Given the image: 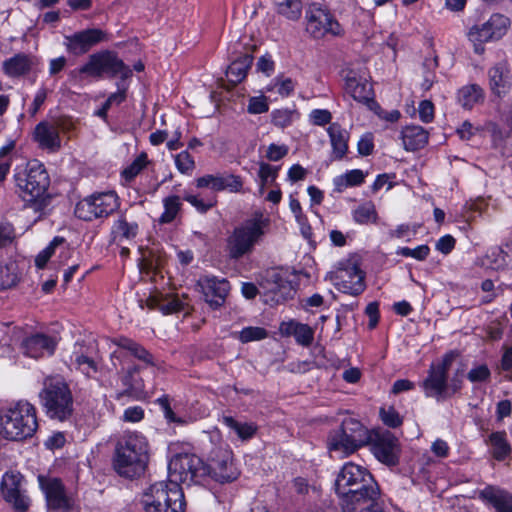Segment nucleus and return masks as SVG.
<instances>
[{
  "label": "nucleus",
  "mask_w": 512,
  "mask_h": 512,
  "mask_svg": "<svg viewBox=\"0 0 512 512\" xmlns=\"http://www.w3.org/2000/svg\"><path fill=\"white\" fill-rule=\"evenodd\" d=\"M178 295H154L147 299V306L151 309H158L163 314H173L183 311L186 315L190 313L188 303Z\"/></svg>",
  "instance_id": "nucleus-25"
},
{
  "label": "nucleus",
  "mask_w": 512,
  "mask_h": 512,
  "mask_svg": "<svg viewBox=\"0 0 512 512\" xmlns=\"http://www.w3.org/2000/svg\"><path fill=\"white\" fill-rule=\"evenodd\" d=\"M60 129H65L61 122L42 121L36 125L33 139L42 150L50 153L58 152L61 149Z\"/></svg>",
  "instance_id": "nucleus-20"
},
{
  "label": "nucleus",
  "mask_w": 512,
  "mask_h": 512,
  "mask_svg": "<svg viewBox=\"0 0 512 512\" xmlns=\"http://www.w3.org/2000/svg\"><path fill=\"white\" fill-rule=\"evenodd\" d=\"M490 443L493 447V456L497 460L505 459L511 452V447L506 440L505 432H494L490 435Z\"/></svg>",
  "instance_id": "nucleus-45"
},
{
  "label": "nucleus",
  "mask_w": 512,
  "mask_h": 512,
  "mask_svg": "<svg viewBox=\"0 0 512 512\" xmlns=\"http://www.w3.org/2000/svg\"><path fill=\"white\" fill-rule=\"evenodd\" d=\"M39 482L45 493L49 509L54 511H68L70 509V500L66 496L64 486L59 479H45L40 476Z\"/></svg>",
  "instance_id": "nucleus-22"
},
{
  "label": "nucleus",
  "mask_w": 512,
  "mask_h": 512,
  "mask_svg": "<svg viewBox=\"0 0 512 512\" xmlns=\"http://www.w3.org/2000/svg\"><path fill=\"white\" fill-rule=\"evenodd\" d=\"M295 88V83L291 78H276L274 84L269 90H276L281 96H289Z\"/></svg>",
  "instance_id": "nucleus-58"
},
{
  "label": "nucleus",
  "mask_w": 512,
  "mask_h": 512,
  "mask_svg": "<svg viewBox=\"0 0 512 512\" xmlns=\"http://www.w3.org/2000/svg\"><path fill=\"white\" fill-rule=\"evenodd\" d=\"M352 215L354 221L361 225L376 223L378 220L376 207L371 201L359 205L355 210H353Z\"/></svg>",
  "instance_id": "nucleus-41"
},
{
  "label": "nucleus",
  "mask_w": 512,
  "mask_h": 512,
  "mask_svg": "<svg viewBox=\"0 0 512 512\" xmlns=\"http://www.w3.org/2000/svg\"><path fill=\"white\" fill-rule=\"evenodd\" d=\"M371 440V451L382 463L394 466L399 461L400 444L390 431L376 433Z\"/></svg>",
  "instance_id": "nucleus-18"
},
{
  "label": "nucleus",
  "mask_w": 512,
  "mask_h": 512,
  "mask_svg": "<svg viewBox=\"0 0 512 512\" xmlns=\"http://www.w3.org/2000/svg\"><path fill=\"white\" fill-rule=\"evenodd\" d=\"M267 337V331L261 327H246L239 332V340L243 343L262 340Z\"/></svg>",
  "instance_id": "nucleus-51"
},
{
  "label": "nucleus",
  "mask_w": 512,
  "mask_h": 512,
  "mask_svg": "<svg viewBox=\"0 0 512 512\" xmlns=\"http://www.w3.org/2000/svg\"><path fill=\"white\" fill-rule=\"evenodd\" d=\"M149 163L148 156L142 152L130 165L123 171L122 176L126 181L133 180Z\"/></svg>",
  "instance_id": "nucleus-47"
},
{
  "label": "nucleus",
  "mask_w": 512,
  "mask_h": 512,
  "mask_svg": "<svg viewBox=\"0 0 512 512\" xmlns=\"http://www.w3.org/2000/svg\"><path fill=\"white\" fill-rule=\"evenodd\" d=\"M403 146L407 151H416L428 143V132L421 126H406L401 132Z\"/></svg>",
  "instance_id": "nucleus-30"
},
{
  "label": "nucleus",
  "mask_w": 512,
  "mask_h": 512,
  "mask_svg": "<svg viewBox=\"0 0 512 512\" xmlns=\"http://www.w3.org/2000/svg\"><path fill=\"white\" fill-rule=\"evenodd\" d=\"M39 398L49 418L63 422L72 417L74 410L73 396L68 384L62 377H46Z\"/></svg>",
  "instance_id": "nucleus-4"
},
{
  "label": "nucleus",
  "mask_w": 512,
  "mask_h": 512,
  "mask_svg": "<svg viewBox=\"0 0 512 512\" xmlns=\"http://www.w3.org/2000/svg\"><path fill=\"white\" fill-rule=\"evenodd\" d=\"M174 162L181 174L191 175L196 167L193 156L186 150L174 155Z\"/></svg>",
  "instance_id": "nucleus-46"
},
{
  "label": "nucleus",
  "mask_w": 512,
  "mask_h": 512,
  "mask_svg": "<svg viewBox=\"0 0 512 512\" xmlns=\"http://www.w3.org/2000/svg\"><path fill=\"white\" fill-rule=\"evenodd\" d=\"M79 73L86 74L94 78H101L104 75L108 77L120 76L125 79L132 75V71L116 53L104 50L91 54L88 61L79 69Z\"/></svg>",
  "instance_id": "nucleus-10"
},
{
  "label": "nucleus",
  "mask_w": 512,
  "mask_h": 512,
  "mask_svg": "<svg viewBox=\"0 0 512 512\" xmlns=\"http://www.w3.org/2000/svg\"><path fill=\"white\" fill-rule=\"evenodd\" d=\"M332 115L326 109H315L310 113V120L314 125L323 126L330 123Z\"/></svg>",
  "instance_id": "nucleus-64"
},
{
  "label": "nucleus",
  "mask_w": 512,
  "mask_h": 512,
  "mask_svg": "<svg viewBox=\"0 0 512 512\" xmlns=\"http://www.w3.org/2000/svg\"><path fill=\"white\" fill-rule=\"evenodd\" d=\"M184 199L189 202L200 213H205L214 206L213 201H204L196 195L187 194Z\"/></svg>",
  "instance_id": "nucleus-63"
},
{
  "label": "nucleus",
  "mask_w": 512,
  "mask_h": 512,
  "mask_svg": "<svg viewBox=\"0 0 512 512\" xmlns=\"http://www.w3.org/2000/svg\"><path fill=\"white\" fill-rule=\"evenodd\" d=\"M365 174L360 169L350 170L334 178L333 184L336 192H343L349 187L359 186L364 182Z\"/></svg>",
  "instance_id": "nucleus-36"
},
{
  "label": "nucleus",
  "mask_w": 512,
  "mask_h": 512,
  "mask_svg": "<svg viewBox=\"0 0 512 512\" xmlns=\"http://www.w3.org/2000/svg\"><path fill=\"white\" fill-rule=\"evenodd\" d=\"M269 219L262 214L244 221L233 229L226 238L225 251L231 260H239L253 253L265 235Z\"/></svg>",
  "instance_id": "nucleus-2"
},
{
  "label": "nucleus",
  "mask_w": 512,
  "mask_h": 512,
  "mask_svg": "<svg viewBox=\"0 0 512 512\" xmlns=\"http://www.w3.org/2000/svg\"><path fill=\"white\" fill-rule=\"evenodd\" d=\"M306 31L314 38H322L328 34L338 36L342 28L334 15L319 4L313 3L306 10Z\"/></svg>",
  "instance_id": "nucleus-12"
},
{
  "label": "nucleus",
  "mask_w": 512,
  "mask_h": 512,
  "mask_svg": "<svg viewBox=\"0 0 512 512\" xmlns=\"http://www.w3.org/2000/svg\"><path fill=\"white\" fill-rule=\"evenodd\" d=\"M293 112L288 109H278L272 112V123L284 128L291 124Z\"/></svg>",
  "instance_id": "nucleus-60"
},
{
  "label": "nucleus",
  "mask_w": 512,
  "mask_h": 512,
  "mask_svg": "<svg viewBox=\"0 0 512 512\" xmlns=\"http://www.w3.org/2000/svg\"><path fill=\"white\" fill-rule=\"evenodd\" d=\"M438 67V59L437 56H434L431 59H425L423 62V73H424V79L421 83V87L423 90L428 91L433 83L435 82L436 75L435 70Z\"/></svg>",
  "instance_id": "nucleus-48"
},
{
  "label": "nucleus",
  "mask_w": 512,
  "mask_h": 512,
  "mask_svg": "<svg viewBox=\"0 0 512 512\" xmlns=\"http://www.w3.org/2000/svg\"><path fill=\"white\" fill-rule=\"evenodd\" d=\"M289 152V147L285 144L278 145L275 143L267 146L265 150V157L269 161H279L284 158Z\"/></svg>",
  "instance_id": "nucleus-57"
},
{
  "label": "nucleus",
  "mask_w": 512,
  "mask_h": 512,
  "mask_svg": "<svg viewBox=\"0 0 512 512\" xmlns=\"http://www.w3.org/2000/svg\"><path fill=\"white\" fill-rule=\"evenodd\" d=\"M14 179L22 197L27 201L42 197L50 185L48 172L38 160L29 161L23 170L15 173Z\"/></svg>",
  "instance_id": "nucleus-8"
},
{
  "label": "nucleus",
  "mask_w": 512,
  "mask_h": 512,
  "mask_svg": "<svg viewBox=\"0 0 512 512\" xmlns=\"http://www.w3.org/2000/svg\"><path fill=\"white\" fill-rule=\"evenodd\" d=\"M453 359L452 354H446L440 361L431 364L428 376L421 384L427 397L437 400L447 398L448 371Z\"/></svg>",
  "instance_id": "nucleus-14"
},
{
  "label": "nucleus",
  "mask_w": 512,
  "mask_h": 512,
  "mask_svg": "<svg viewBox=\"0 0 512 512\" xmlns=\"http://www.w3.org/2000/svg\"><path fill=\"white\" fill-rule=\"evenodd\" d=\"M117 344L119 347L128 350L132 355L144 363L148 365H154L152 355L143 346L134 342L133 340L128 338H120Z\"/></svg>",
  "instance_id": "nucleus-43"
},
{
  "label": "nucleus",
  "mask_w": 512,
  "mask_h": 512,
  "mask_svg": "<svg viewBox=\"0 0 512 512\" xmlns=\"http://www.w3.org/2000/svg\"><path fill=\"white\" fill-rule=\"evenodd\" d=\"M141 504L145 512H184L185 499L179 484L160 481L144 493Z\"/></svg>",
  "instance_id": "nucleus-5"
},
{
  "label": "nucleus",
  "mask_w": 512,
  "mask_h": 512,
  "mask_svg": "<svg viewBox=\"0 0 512 512\" xmlns=\"http://www.w3.org/2000/svg\"><path fill=\"white\" fill-rule=\"evenodd\" d=\"M369 441L368 429L358 419L347 417L343 419L339 429L330 434L328 449L340 457H347Z\"/></svg>",
  "instance_id": "nucleus-6"
},
{
  "label": "nucleus",
  "mask_w": 512,
  "mask_h": 512,
  "mask_svg": "<svg viewBox=\"0 0 512 512\" xmlns=\"http://www.w3.org/2000/svg\"><path fill=\"white\" fill-rule=\"evenodd\" d=\"M280 331L282 335L293 336L304 347L310 346L314 340V330L309 325L294 320L283 322Z\"/></svg>",
  "instance_id": "nucleus-29"
},
{
  "label": "nucleus",
  "mask_w": 512,
  "mask_h": 512,
  "mask_svg": "<svg viewBox=\"0 0 512 512\" xmlns=\"http://www.w3.org/2000/svg\"><path fill=\"white\" fill-rule=\"evenodd\" d=\"M510 27V20L502 14H493L481 25H474L468 33L469 39L474 43L476 53H481L484 49L482 44L492 40L502 38Z\"/></svg>",
  "instance_id": "nucleus-13"
},
{
  "label": "nucleus",
  "mask_w": 512,
  "mask_h": 512,
  "mask_svg": "<svg viewBox=\"0 0 512 512\" xmlns=\"http://www.w3.org/2000/svg\"><path fill=\"white\" fill-rule=\"evenodd\" d=\"M120 206L119 197L114 191L96 192L82 200L75 206V215L84 221L107 218Z\"/></svg>",
  "instance_id": "nucleus-9"
},
{
  "label": "nucleus",
  "mask_w": 512,
  "mask_h": 512,
  "mask_svg": "<svg viewBox=\"0 0 512 512\" xmlns=\"http://www.w3.org/2000/svg\"><path fill=\"white\" fill-rule=\"evenodd\" d=\"M278 174V169L266 162H260L258 176L261 180L260 192L263 191L266 184L275 181Z\"/></svg>",
  "instance_id": "nucleus-50"
},
{
  "label": "nucleus",
  "mask_w": 512,
  "mask_h": 512,
  "mask_svg": "<svg viewBox=\"0 0 512 512\" xmlns=\"http://www.w3.org/2000/svg\"><path fill=\"white\" fill-rule=\"evenodd\" d=\"M340 505L343 512H357V510L367 503L380 496V489L373 476L365 479L364 485L356 484L344 492L338 494Z\"/></svg>",
  "instance_id": "nucleus-15"
},
{
  "label": "nucleus",
  "mask_w": 512,
  "mask_h": 512,
  "mask_svg": "<svg viewBox=\"0 0 512 512\" xmlns=\"http://www.w3.org/2000/svg\"><path fill=\"white\" fill-rule=\"evenodd\" d=\"M116 231L124 238H134L138 233V224L136 222H128L124 218H119L115 223Z\"/></svg>",
  "instance_id": "nucleus-52"
},
{
  "label": "nucleus",
  "mask_w": 512,
  "mask_h": 512,
  "mask_svg": "<svg viewBox=\"0 0 512 512\" xmlns=\"http://www.w3.org/2000/svg\"><path fill=\"white\" fill-rule=\"evenodd\" d=\"M164 211L159 217L160 224H168L174 221L181 211V198L177 195H169L162 200Z\"/></svg>",
  "instance_id": "nucleus-38"
},
{
  "label": "nucleus",
  "mask_w": 512,
  "mask_h": 512,
  "mask_svg": "<svg viewBox=\"0 0 512 512\" xmlns=\"http://www.w3.org/2000/svg\"><path fill=\"white\" fill-rule=\"evenodd\" d=\"M479 497L491 505L495 512H512V494L506 490L487 486L479 492Z\"/></svg>",
  "instance_id": "nucleus-28"
},
{
  "label": "nucleus",
  "mask_w": 512,
  "mask_h": 512,
  "mask_svg": "<svg viewBox=\"0 0 512 512\" xmlns=\"http://www.w3.org/2000/svg\"><path fill=\"white\" fill-rule=\"evenodd\" d=\"M64 243V239L61 237H55L51 243L42 250L35 259V264L38 268L42 269L49 261L51 256L54 254L55 248Z\"/></svg>",
  "instance_id": "nucleus-49"
},
{
  "label": "nucleus",
  "mask_w": 512,
  "mask_h": 512,
  "mask_svg": "<svg viewBox=\"0 0 512 512\" xmlns=\"http://www.w3.org/2000/svg\"><path fill=\"white\" fill-rule=\"evenodd\" d=\"M430 252V248L427 245H420L414 249L408 247H402L397 250V254L404 257H412L419 261L425 260Z\"/></svg>",
  "instance_id": "nucleus-56"
},
{
  "label": "nucleus",
  "mask_w": 512,
  "mask_h": 512,
  "mask_svg": "<svg viewBox=\"0 0 512 512\" xmlns=\"http://www.w3.org/2000/svg\"><path fill=\"white\" fill-rule=\"evenodd\" d=\"M149 446L146 438L139 433L124 434L115 447L114 468L127 478L141 475L149 460Z\"/></svg>",
  "instance_id": "nucleus-1"
},
{
  "label": "nucleus",
  "mask_w": 512,
  "mask_h": 512,
  "mask_svg": "<svg viewBox=\"0 0 512 512\" xmlns=\"http://www.w3.org/2000/svg\"><path fill=\"white\" fill-rule=\"evenodd\" d=\"M251 63L252 57L248 54H244L233 61L226 71L228 81L236 85L244 80Z\"/></svg>",
  "instance_id": "nucleus-33"
},
{
  "label": "nucleus",
  "mask_w": 512,
  "mask_h": 512,
  "mask_svg": "<svg viewBox=\"0 0 512 512\" xmlns=\"http://www.w3.org/2000/svg\"><path fill=\"white\" fill-rule=\"evenodd\" d=\"M332 146V157L334 160L342 159L348 151V134L337 123H332L327 129Z\"/></svg>",
  "instance_id": "nucleus-31"
},
{
  "label": "nucleus",
  "mask_w": 512,
  "mask_h": 512,
  "mask_svg": "<svg viewBox=\"0 0 512 512\" xmlns=\"http://www.w3.org/2000/svg\"><path fill=\"white\" fill-rule=\"evenodd\" d=\"M205 468L206 476L220 483L234 481L239 475L233 463L232 452L224 448H216L211 452Z\"/></svg>",
  "instance_id": "nucleus-16"
},
{
  "label": "nucleus",
  "mask_w": 512,
  "mask_h": 512,
  "mask_svg": "<svg viewBox=\"0 0 512 512\" xmlns=\"http://www.w3.org/2000/svg\"><path fill=\"white\" fill-rule=\"evenodd\" d=\"M221 191L240 192L243 186L239 176L233 174H220Z\"/></svg>",
  "instance_id": "nucleus-54"
},
{
  "label": "nucleus",
  "mask_w": 512,
  "mask_h": 512,
  "mask_svg": "<svg viewBox=\"0 0 512 512\" xmlns=\"http://www.w3.org/2000/svg\"><path fill=\"white\" fill-rule=\"evenodd\" d=\"M196 186L198 188H210L214 191H221L220 174H207L199 177L196 179Z\"/></svg>",
  "instance_id": "nucleus-59"
},
{
  "label": "nucleus",
  "mask_w": 512,
  "mask_h": 512,
  "mask_svg": "<svg viewBox=\"0 0 512 512\" xmlns=\"http://www.w3.org/2000/svg\"><path fill=\"white\" fill-rule=\"evenodd\" d=\"M269 109L266 98L263 96L252 97L249 100L248 112L251 114H262L267 112Z\"/></svg>",
  "instance_id": "nucleus-62"
},
{
  "label": "nucleus",
  "mask_w": 512,
  "mask_h": 512,
  "mask_svg": "<svg viewBox=\"0 0 512 512\" xmlns=\"http://www.w3.org/2000/svg\"><path fill=\"white\" fill-rule=\"evenodd\" d=\"M222 422L242 440L252 438L257 430V427L253 423L239 422L231 416H224Z\"/></svg>",
  "instance_id": "nucleus-40"
},
{
  "label": "nucleus",
  "mask_w": 512,
  "mask_h": 512,
  "mask_svg": "<svg viewBox=\"0 0 512 512\" xmlns=\"http://www.w3.org/2000/svg\"><path fill=\"white\" fill-rule=\"evenodd\" d=\"M23 476L17 471H7L2 477L0 490L3 498L17 512H26L30 507V498L22 489Z\"/></svg>",
  "instance_id": "nucleus-17"
},
{
  "label": "nucleus",
  "mask_w": 512,
  "mask_h": 512,
  "mask_svg": "<svg viewBox=\"0 0 512 512\" xmlns=\"http://www.w3.org/2000/svg\"><path fill=\"white\" fill-rule=\"evenodd\" d=\"M198 285L201 287L205 301L213 309H217L225 303L230 291V284L226 279L214 276L200 279Z\"/></svg>",
  "instance_id": "nucleus-21"
},
{
  "label": "nucleus",
  "mask_w": 512,
  "mask_h": 512,
  "mask_svg": "<svg viewBox=\"0 0 512 512\" xmlns=\"http://www.w3.org/2000/svg\"><path fill=\"white\" fill-rule=\"evenodd\" d=\"M90 357L88 349L80 343L74 345V350L70 356V363L73 366H78L79 363L87 361Z\"/></svg>",
  "instance_id": "nucleus-61"
},
{
  "label": "nucleus",
  "mask_w": 512,
  "mask_h": 512,
  "mask_svg": "<svg viewBox=\"0 0 512 512\" xmlns=\"http://www.w3.org/2000/svg\"><path fill=\"white\" fill-rule=\"evenodd\" d=\"M36 64L35 57L25 53H18L6 59L2 63V69L8 77L16 78L28 74Z\"/></svg>",
  "instance_id": "nucleus-27"
},
{
  "label": "nucleus",
  "mask_w": 512,
  "mask_h": 512,
  "mask_svg": "<svg viewBox=\"0 0 512 512\" xmlns=\"http://www.w3.org/2000/svg\"><path fill=\"white\" fill-rule=\"evenodd\" d=\"M277 11L289 20H298L302 13L301 0H275Z\"/></svg>",
  "instance_id": "nucleus-44"
},
{
  "label": "nucleus",
  "mask_w": 512,
  "mask_h": 512,
  "mask_svg": "<svg viewBox=\"0 0 512 512\" xmlns=\"http://www.w3.org/2000/svg\"><path fill=\"white\" fill-rule=\"evenodd\" d=\"M38 427L36 408L26 401L0 409V435L20 441L32 437Z\"/></svg>",
  "instance_id": "nucleus-3"
},
{
  "label": "nucleus",
  "mask_w": 512,
  "mask_h": 512,
  "mask_svg": "<svg viewBox=\"0 0 512 512\" xmlns=\"http://www.w3.org/2000/svg\"><path fill=\"white\" fill-rule=\"evenodd\" d=\"M380 417L383 423L391 428L399 427L403 420L394 407L381 408Z\"/></svg>",
  "instance_id": "nucleus-55"
},
{
  "label": "nucleus",
  "mask_w": 512,
  "mask_h": 512,
  "mask_svg": "<svg viewBox=\"0 0 512 512\" xmlns=\"http://www.w3.org/2000/svg\"><path fill=\"white\" fill-rule=\"evenodd\" d=\"M490 87L494 94L500 96L508 87V69L505 63H498L489 72Z\"/></svg>",
  "instance_id": "nucleus-32"
},
{
  "label": "nucleus",
  "mask_w": 512,
  "mask_h": 512,
  "mask_svg": "<svg viewBox=\"0 0 512 512\" xmlns=\"http://www.w3.org/2000/svg\"><path fill=\"white\" fill-rule=\"evenodd\" d=\"M326 279L340 292L350 296H359L366 289L365 273L354 259L339 261L334 269L327 273Z\"/></svg>",
  "instance_id": "nucleus-7"
},
{
  "label": "nucleus",
  "mask_w": 512,
  "mask_h": 512,
  "mask_svg": "<svg viewBox=\"0 0 512 512\" xmlns=\"http://www.w3.org/2000/svg\"><path fill=\"white\" fill-rule=\"evenodd\" d=\"M479 264L486 269H503L506 266V253L499 247H493L479 259Z\"/></svg>",
  "instance_id": "nucleus-37"
},
{
  "label": "nucleus",
  "mask_w": 512,
  "mask_h": 512,
  "mask_svg": "<svg viewBox=\"0 0 512 512\" xmlns=\"http://www.w3.org/2000/svg\"><path fill=\"white\" fill-rule=\"evenodd\" d=\"M169 481L180 485L200 483L206 477L205 463L194 454H179L174 456L169 464Z\"/></svg>",
  "instance_id": "nucleus-11"
},
{
  "label": "nucleus",
  "mask_w": 512,
  "mask_h": 512,
  "mask_svg": "<svg viewBox=\"0 0 512 512\" xmlns=\"http://www.w3.org/2000/svg\"><path fill=\"white\" fill-rule=\"evenodd\" d=\"M346 90L358 102L366 103L371 100V87L367 82L349 77L346 80Z\"/></svg>",
  "instance_id": "nucleus-39"
},
{
  "label": "nucleus",
  "mask_w": 512,
  "mask_h": 512,
  "mask_svg": "<svg viewBox=\"0 0 512 512\" xmlns=\"http://www.w3.org/2000/svg\"><path fill=\"white\" fill-rule=\"evenodd\" d=\"M20 280L18 264L15 261H0V291L14 287Z\"/></svg>",
  "instance_id": "nucleus-34"
},
{
  "label": "nucleus",
  "mask_w": 512,
  "mask_h": 512,
  "mask_svg": "<svg viewBox=\"0 0 512 512\" xmlns=\"http://www.w3.org/2000/svg\"><path fill=\"white\" fill-rule=\"evenodd\" d=\"M16 238V232L11 223L0 220V248L11 245Z\"/></svg>",
  "instance_id": "nucleus-53"
},
{
  "label": "nucleus",
  "mask_w": 512,
  "mask_h": 512,
  "mask_svg": "<svg viewBox=\"0 0 512 512\" xmlns=\"http://www.w3.org/2000/svg\"><path fill=\"white\" fill-rule=\"evenodd\" d=\"M259 285L266 293L273 295L276 302L287 299L292 293L291 283L275 269H268L260 275Z\"/></svg>",
  "instance_id": "nucleus-23"
},
{
  "label": "nucleus",
  "mask_w": 512,
  "mask_h": 512,
  "mask_svg": "<svg viewBox=\"0 0 512 512\" xmlns=\"http://www.w3.org/2000/svg\"><path fill=\"white\" fill-rule=\"evenodd\" d=\"M371 473L363 466L353 462L345 463L337 474L335 480V491L338 494L356 484L364 485Z\"/></svg>",
  "instance_id": "nucleus-24"
},
{
  "label": "nucleus",
  "mask_w": 512,
  "mask_h": 512,
  "mask_svg": "<svg viewBox=\"0 0 512 512\" xmlns=\"http://www.w3.org/2000/svg\"><path fill=\"white\" fill-rule=\"evenodd\" d=\"M141 368L133 366L129 368L125 375L122 377V383L133 394H140L144 391V380L140 376Z\"/></svg>",
  "instance_id": "nucleus-42"
},
{
  "label": "nucleus",
  "mask_w": 512,
  "mask_h": 512,
  "mask_svg": "<svg viewBox=\"0 0 512 512\" xmlns=\"http://www.w3.org/2000/svg\"><path fill=\"white\" fill-rule=\"evenodd\" d=\"M105 36V33L100 29H86L75 32L72 35H66L64 37V45L69 53L80 56L102 42Z\"/></svg>",
  "instance_id": "nucleus-19"
},
{
  "label": "nucleus",
  "mask_w": 512,
  "mask_h": 512,
  "mask_svg": "<svg viewBox=\"0 0 512 512\" xmlns=\"http://www.w3.org/2000/svg\"><path fill=\"white\" fill-rule=\"evenodd\" d=\"M483 99V89L477 84L466 85L458 91V101L465 109H471Z\"/></svg>",
  "instance_id": "nucleus-35"
},
{
  "label": "nucleus",
  "mask_w": 512,
  "mask_h": 512,
  "mask_svg": "<svg viewBox=\"0 0 512 512\" xmlns=\"http://www.w3.org/2000/svg\"><path fill=\"white\" fill-rule=\"evenodd\" d=\"M22 346L27 356L37 359L45 355H52L56 348V341L44 334H35L27 337Z\"/></svg>",
  "instance_id": "nucleus-26"
}]
</instances>
